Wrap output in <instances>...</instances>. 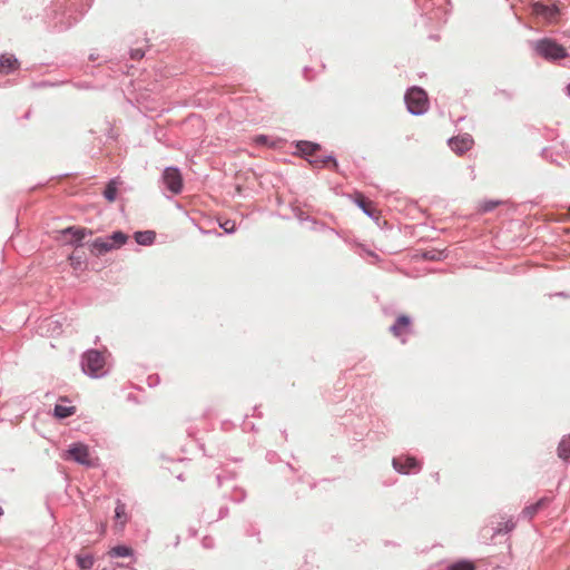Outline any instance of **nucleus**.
Here are the masks:
<instances>
[{
  "mask_svg": "<svg viewBox=\"0 0 570 570\" xmlns=\"http://www.w3.org/2000/svg\"><path fill=\"white\" fill-rule=\"evenodd\" d=\"M514 528V523L511 520H507L504 522H500L498 528L495 529V533H507L510 532Z\"/></svg>",
  "mask_w": 570,
  "mask_h": 570,
  "instance_id": "nucleus-26",
  "label": "nucleus"
},
{
  "mask_svg": "<svg viewBox=\"0 0 570 570\" xmlns=\"http://www.w3.org/2000/svg\"><path fill=\"white\" fill-rule=\"evenodd\" d=\"M75 412H76L75 406H65V405H60V404H57L55 406V416L58 419L69 417L71 415H73Z\"/></svg>",
  "mask_w": 570,
  "mask_h": 570,
  "instance_id": "nucleus-19",
  "label": "nucleus"
},
{
  "mask_svg": "<svg viewBox=\"0 0 570 570\" xmlns=\"http://www.w3.org/2000/svg\"><path fill=\"white\" fill-rule=\"evenodd\" d=\"M114 248V245L106 239L97 238L90 244V250L95 255H102Z\"/></svg>",
  "mask_w": 570,
  "mask_h": 570,
  "instance_id": "nucleus-9",
  "label": "nucleus"
},
{
  "mask_svg": "<svg viewBox=\"0 0 570 570\" xmlns=\"http://www.w3.org/2000/svg\"><path fill=\"white\" fill-rule=\"evenodd\" d=\"M18 60L13 56L0 57V72L9 73L18 68Z\"/></svg>",
  "mask_w": 570,
  "mask_h": 570,
  "instance_id": "nucleus-11",
  "label": "nucleus"
},
{
  "mask_svg": "<svg viewBox=\"0 0 570 570\" xmlns=\"http://www.w3.org/2000/svg\"><path fill=\"white\" fill-rule=\"evenodd\" d=\"M297 149L302 155L312 158L320 150V145L311 141H299Z\"/></svg>",
  "mask_w": 570,
  "mask_h": 570,
  "instance_id": "nucleus-15",
  "label": "nucleus"
},
{
  "mask_svg": "<svg viewBox=\"0 0 570 570\" xmlns=\"http://www.w3.org/2000/svg\"><path fill=\"white\" fill-rule=\"evenodd\" d=\"M424 256H425V258H428V259H434V258H435V255H428V254H425Z\"/></svg>",
  "mask_w": 570,
  "mask_h": 570,
  "instance_id": "nucleus-32",
  "label": "nucleus"
},
{
  "mask_svg": "<svg viewBox=\"0 0 570 570\" xmlns=\"http://www.w3.org/2000/svg\"><path fill=\"white\" fill-rule=\"evenodd\" d=\"M132 57H134V58H138V57L140 58V57H142V53H140L139 51H137Z\"/></svg>",
  "mask_w": 570,
  "mask_h": 570,
  "instance_id": "nucleus-33",
  "label": "nucleus"
},
{
  "mask_svg": "<svg viewBox=\"0 0 570 570\" xmlns=\"http://www.w3.org/2000/svg\"><path fill=\"white\" fill-rule=\"evenodd\" d=\"M220 227L226 232V233H233L235 232L236 229V224L234 220H225L224 223H220Z\"/></svg>",
  "mask_w": 570,
  "mask_h": 570,
  "instance_id": "nucleus-28",
  "label": "nucleus"
},
{
  "mask_svg": "<svg viewBox=\"0 0 570 570\" xmlns=\"http://www.w3.org/2000/svg\"><path fill=\"white\" fill-rule=\"evenodd\" d=\"M392 464L396 471L403 474H407L414 470H420L421 468L419 461L413 456L394 458Z\"/></svg>",
  "mask_w": 570,
  "mask_h": 570,
  "instance_id": "nucleus-6",
  "label": "nucleus"
},
{
  "mask_svg": "<svg viewBox=\"0 0 570 570\" xmlns=\"http://www.w3.org/2000/svg\"><path fill=\"white\" fill-rule=\"evenodd\" d=\"M111 557H129L132 554V549L126 546H117L109 551Z\"/></svg>",
  "mask_w": 570,
  "mask_h": 570,
  "instance_id": "nucleus-22",
  "label": "nucleus"
},
{
  "mask_svg": "<svg viewBox=\"0 0 570 570\" xmlns=\"http://www.w3.org/2000/svg\"><path fill=\"white\" fill-rule=\"evenodd\" d=\"M68 458L83 465H92L89 449L82 443L72 444L68 450Z\"/></svg>",
  "mask_w": 570,
  "mask_h": 570,
  "instance_id": "nucleus-5",
  "label": "nucleus"
},
{
  "mask_svg": "<svg viewBox=\"0 0 570 570\" xmlns=\"http://www.w3.org/2000/svg\"><path fill=\"white\" fill-rule=\"evenodd\" d=\"M465 570H474V566L465 561Z\"/></svg>",
  "mask_w": 570,
  "mask_h": 570,
  "instance_id": "nucleus-31",
  "label": "nucleus"
},
{
  "mask_svg": "<svg viewBox=\"0 0 570 570\" xmlns=\"http://www.w3.org/2000/svg\"><path fill=\"white\" fill-rule=\"evenodd\" d=\"M105 366V356L98 351H89L83 356L82 368L86 373L98 376Z\"/></svg>",
  "mask_w": 570,
  "mask_h": 570,
  "instance_id": "nucleus-3",
  "label": "nucleus"
},
{
  "mask_svg": "<svg viewBox=\"0 0 570 570\" xmlns=\"http://www.w3.org/2000/svg\"><path fill=\"white\" fill-rule=\"evenodd\" d=\"M309 164L313 167L322 168L327 166V164H332L335 169H337V163L336 160L331 156H320L317 154L314 155V157L308 159Z\"/></svg>",
  "mask_w": 570,
  "mask_h": 570,
  "instance_id": "nucleus-12",
  "label": "nucleus"
},
{
  "mask_svg": "<svg viewBox=\"0 0 570 570\" xmlns=\"http://www.w3.org/2000/svg\"><path fill=\"white\" fill-rule=\"evenodd\" d=\"M69 262L73 269H81L83 264V256L78 250H75L70 254Z\"/></svg>",
  "mask_w": 570,
  "mask_h": 570,
  "instance_id": "nucleus-21",
  "label": "nucleus"
},
{
  "mask_svg": "<svg viewBox=\"0 0 570 570\" xmlns=\"http://www.w3.org/2000/svg\"><path fill=\"white\" fill-rule=\"evenodd\" d=\"M119 185V181L118 179H111L105 191H104V196L105 198L109 202V203H112L115 202L116 197H117V187Z\"/></svg>",
  "mask_w": 570,
  "mask_h": 570,
  "instance_id": "nucleus-18",
  "label": "nucleus"
},
{
  "mask_svg": "<svg viewBox=\"0 0 570 570\" xmlns=\"http://www.w3.org/2000/svg\"><path fill=\"white\" fill-rule=\"evenodd\" d=\"M253 141L254 144L258 145V146H268V147H272V148H275L277 142L276 141H272L269 140V138L265 135H258L256 137L253 138Z\"/></svg>",
  "mask_w": 570,
  "mask_h": 570,
  "instance_id": "nucleus-23",
  "label": "nucleus"
},
{
  "mask_svg": "<svg viewBox=\"0 0 570 570\" xmlns=\"http://www.w3.org/2000/svg\"><path fill=\"white\" fill-rule=\"evenodd\" d=\"M548 503H549V500L547 498H542V499L538 500L535 503L524 508L522 513L527 518L532 519L538 513V511L546 508L548 505Z\"/></svg>",
  "mask_w": 570,
  "mask_h": 570,
  "instance_id": "nucleus-14",
  "label": "nucleus"
},
{
  "mask_svg": "<svg viewBox=\"0 0 570 570\" xmlns=\"http://www.w3.org/2000/svg\"><path fill=\"white\" fill-rule=\"evenodd\" d=\"M91 232L82 227H68L62 230L63 242L66 244L80 246L82 239Z\"/></svg>",
  "mask_w": 570,
  "mask_h": 570,
  "instance_id": "nucleus-7",
  "label": "nucleus"
},
{
  "mask_svg": "<svg viewBox=\"0 0 570 570\" xmlns=\"http://www.w3.org/2000/svg\"><path fill=\"white\" fill-rule=\"evenodd\" d=\"M111 240H112L111 244L114 245V248L120 247L121 245H124L126 243L127 236L121 232H115L111 235Z\"/></svg>",
  "mask_w": 570,
  "mask_h": 570,
  "instance_id": "nucleus-24",
  "label": "nucleus"
},
{
  "mask_svg": "<svg viewBox=\"0 0 570 570\" xmlns=\"http://www.w3.org/2000/svg\"><path fill=\"white\" fill-rule=\"evenodd\" d=\"M464 145H465V149H468V139L466 138H465Z\"/></svg>",
  "mask_w": 570,
  "mask_h": 570,
  "instance_id": "nucleus-34",
  "label": "nucleus"
},
{
  "mask_svg": "<svg viewBox=\"0 0 570 570\" xmlns=\"http://www.w3.org/2000/svg\"><path fill=\"white\" fill-rule=\"evenodd\" d=\"M410 326V318L407 316H400L396 322L391 326V332L395 336H401L407 332Z\"/></svg>",
  "mask_w": 570,
  "mask_h": 570,
  "instance_id": "nucleus-10",
  "label": "nucleus"
},
{
  "mask_svg": "<svg viewBox=\"0 0 570 570\" xmlns=\"http://www.w3.org/2000/svg\"><path fill=\"white\" fill-rule=\"evenodd\" d=\"M450 570H463V566L461 563H456L450 568Z\"/></svg>",
  "mask_w": 570,
  "mask_h": 570,
  "instance_id": "nucleus-30",
  "label": "nucleus"
},
{
  "mask_svg": "<svg viewBox=\"0 0 570 570\" xmlns=\"http://www.w3.org/2000/svg\"><path fill=\"white\" fill-rule=\"evenodd\" d=\"M534 49L546 59H562L567 56L566 49L550 39H542L535 42Z\"/></svg>",
  "mask_w": 570,
  "mask_h": 570,
  "instance_id": "nucleus-2",
  "label": "nucleus"
},
{
  "mask_svg": "<svg viewBox=\"0 0 570 570\" xmlns=\"http://www.w3.org/2000/svg\"><path fill=\"white\" fill-rule=\"evenodd\" d=\"M498 202H488L483 205V210L484 212H489V210H492L493 208H495L498 206Z\"/></svg>",
  "mask_w": 570,
  "mask_h": 570,
  "instance_id": "nucleus-29",
  "label": "nucleus"
},
{
  "mask_svg": "<svg viewBox=\"0 0 570 570\" xmlns=\"http://www.w3.org/2000/svg\"><path fill=\"white\" fill-rule=\"evenodd\" d=\"M163 181L166 187L174 194H179L183 189L181 174L175 167H168L164 170Z\"/></svg>",
  "mask_w": 570,
  "mask_h": 570,
  "instance_id": "nucleus-4",
  "label": "nucleus"
},
{
  "mask_svg": "<svg viewBox=\"0 0 570 570\" xmlns=\"http://www.w3.org/2000/svg\"><path fill=\"white\" fill-rule=\"evenodd\" d=\"M568 92H569V95H570V85L568 86Z\"/></svg>",
  "mask_w": 570,
  "mask_h": 570,
  "instance_id": "nucleus-35",
  "label": "nucleus"
},
{
  "mask_svg": "<svg viewBox=\"0 0 570 570\" xmlns=\"http://www.w3.org/2000/svg\"><path fill=\"white\" fill-rule=\"evenodd\" d=\"M94 558L89 553H82L77 557V564L82 570H87L94 567Z\"/></svg>",
  "mask_w": 570,
  "mask_h": 570,
  "instance_id": "nucleus-20",
  "label": "nucleus"
},
{
  "mask_svg": "<svg viewBox=\"0 0 570 570\" xmlns=\"http://www.w3.org/2000/svg\"><path fill=\"white\" fill-rule=\"evenodd\" d=\"M355 202L366 215L371 217L375 216L376 209L374 204L371 200L366 199L362 194L356 195Z\"/></svg>",
  "mask_w": 570,
  "mask_h": 570,
  "instance_id": "nucleus-13",
  "label": "nucleus"
},
{
  "mask_svg": "<svg viewBox=\"0 0 570 570\" xmlns=\"http://www.w3.org/2000/svg\"><path fill=\"white\" fill-rule=\"evenodd\" d=\"M532 11L535 16L542 17L548 22L556 21L559 14V9L557 7H548L542 3H534Z\"/></svg>",
  "mask_w": 570,
  "mask_h": 570,
  "instance_id": "nucleus-8",
  "label": "nucleus"
},
{
  "mask_svg": "<svg viewBox=\"0 0 570 570\" xmlns=\"http://www.w3.org/2000/svg\"><path fill=\"white\" fill-rule=\"evenodd\" d=\"M115 517L117 520H121L126 518V505L121 503L120 501L117 502L116 509H115Z\"/></svg>",
  "mask_w": 570,
  "mask_h": 570,
  "instance_id": "nucleus-27",
  "label": "nucleus"
},
{
  "mask_svg": "<svg viewBox=\"0 0 570 570\" xmlns=\"http://www.w3.org/2000/svg\"><path fill=\"white\" fill-rule=\"evenodd\" d=\"M450 147L452 150H454L458 155H462L463 151V139H460L459 137H454L450 139L449 141Z\"/></svg>",
  "mask_w": 570,
  "mask_h": 570,
  "instance_id": "nucleus-25",
  "label": "nucleus"
},
{
  "mask_svg": "<svg viewBox=\"0 0 570 570\" xmlns=\"http://www.w3.org/2000/svg\"><path fill=\"white\" fill-rule=\"evenodd\" d=\"M407 110L413 115H422L429 109L428 94L420 87L410 88L404 97Z\"/></svg>",
  "mask_w": 570,
  "mask_h": 570,
  "instance_id": "nucleus-1",
  "label": "nucleus"
},
{
  "mask_svg": "<svg viewBox=\"0 0 570 570\" xmlns=\"http://www.w3.org/2000/svg\"><path fill=\"white\" fill-rule=\"evenodd\" d=\"M558 454L561 459H570V434L562 438L558 446Z\"/></svg>",
  "mask_w": 570,
  "mask_h": 570,
  "instance_id": "nucleus-17",
  "label": "nucleus"
},
{
  "mask_svg": "<svg viewBox=\"0 0 570 570\" xmlns=\"http://www.w3.org/2000/svg\"><path fill=\"white\" fill-rule=\"evenodd\" d=\"M156 233L153 230L137 232L135 239L139 245L148 246L155 242Z\"/></svg>",
  "mask_w": 570,
  "mask_h": 570,
  "instance_id": "nucleus-16",
  "label": "nucleus"
}]
</instances>
